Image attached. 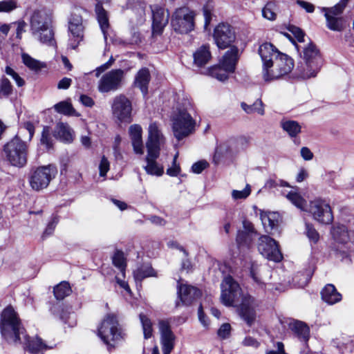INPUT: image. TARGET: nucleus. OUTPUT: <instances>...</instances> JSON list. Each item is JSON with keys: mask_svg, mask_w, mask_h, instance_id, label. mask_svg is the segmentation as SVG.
I'll return each instance as SVG.
<instances>
[{"mask_svg": "<svg viewBox=\"0 0 354 354\" xmlns=\"http://www.w3.org/2000/svg\"><path fill=\"white\" fill-rule=\"evenodd\" d=\"M72 83V80L68 77H63L57 84L58 89H68Z\"/></svg>", "mask_w": 354, "mask_h": 354, "instance_id": "obj_60", "label": "nucleus"}, {"mask_svg": "<svg viewBox=\"0 0 354 354\" xmlns=\"http://www.w3.org/2000/svg\"><path fill=\"white\" fill-rule=\"evenodd\" d=\"M289 30L294 35L298 42L303 43L305 41V34L301 29L296 26H290L289 28Z\"/></svg>", "mask_w": 354, "mask_h": 354, "instance_id": "obj_55", "label": "nucleus"}, {"mask_svg": "<svg viewBox=\"0 0 354 354\" xmlns=\"http://www.w3.org/2000/svg\"><path fill=\"white\" fill-rule=\"evenodd\" d=\"M156 272L149 265H142L133 272L136 280L141 281L146 277L155 276Z\"/></svg>", "mask_w": 354, "mask_h": 354, "instance_id": "obj_38", "label": "nucleus"}, {"mask_svg": "<svg viewBox=\"0 0 354 354\" xmlns=\"http://www.w3.org/2000/svg\"><path fill=\"white\" fill-rule=\"evenodd\" d=\"M160 342L163 354H170L176 344V337L171 330L169 319H160L158 322Z\"/></svg>", "mask_w": 354, "mask_h": 354, "instance_id": "obj_17", "label": "nucleus"}, {"mask_svg": "<svg viewBox=\"0 0 354 354\" xmlns=\"http://www.w3.org/2000/svg\"><path fill=\"white\" fill-rule=\"evenodd\" d=\"M153 14L152 30L153 34H160L169 21L168 10L155 5L151 7Z\"/></svg>", "mask_w": 354, "mask_h": 354, "instance_id": "obj_20", "label": "nucleus"}, {"mask_svg": "<svg viewBox=\"0 0 354 354\" xmlns=\"http://www.w3.org/2000/svg\"><path fill=\"white\" fill-rule=\"evenodd\" d=\"M56 174V167L52 165L33 168L28 178L30 186L35 191L42 190L48 186Z\"/></svg>", "mask_w": 354, "mask_h": 354, "instance_id": "obj_10", "label": "nucleus"}, {"mask_svg": "<svg viewBox=\"0 0 354 354\" xmlns=\"http://www.w3.org/2000/svg\"><path fill=\"white\" fill-rule=\"evenodd\" d=\"M124 77L122 69L111 70L102 76L97 84V89L100 93H109L115 91L121 86Z\"/></svg>", "mask_w": 354, "mask_h": 354, "instance_id": "obj_15", "label": "nucleus"}, {"mask_svg": "<svg viewBox=\"0 0 354 354\" xmlns=\"http://www.w3.org/2000/svg\"><path fill=\"white\" fill-rule=\"evenodd\" d=\"M114 118L120 122H131L132 105L131 101L124 95L115 96L111 104Z\"/></svg>", "mask_w": 354, "mask_h": 354, "instance_id": "obj_13", "label": "nucleus"}, {"mask_svg": "<svg viewBox=\"0 0 354 354\" xmlns=\"http://www.w3.org/2000/svg\"><path fill=\"white\" fill-rule=\"evenodd\" d=\"M348 0H341L334 7L323 8L325 12L327 27L334 31H342L344 29L343 19L340 17Z\"/></svg>", "mask_w": 354, "mask_h": 354, "instance_id": "obj_14", "label": "nucleus"}, {"mask_svg": "<svg viewBox=\"0 0 354 354\" xmlns=\"http://www.w3.org/2000/svg\"><path fill=\"white\" fill-rule=\"evenodd\" d=\"M250 187L247 185L243 190H233L232 196L234 200L245 199L250 194Z\"/></svg>", "mask_w": 354, "mask_h": 354, "instance_id": "obj_48", "label": "nucleus"}, {"mask_svg": "<svg viewBox=\"0 0 354 354\" xmlns=\"http://www.w3.org/2000/svg\"><path fill=\"white\" fill-rule=\"evenodd\" d=\"M308 212L313 218L319 223L329 225L333 221L331 207L325 201L317 199L311 201Z\"/></svg>", "mask_w": 354, "mask_h": 354, "instance_id": "obj_16", "label": "nucleus"}, {"mask_svg": "<svg viewBox=\"0 0 354 354\" xmlns=\"http://www.w3.org/2000/svg\"><path fill=\"white\" fill-rule=\"evenodd\" d=\"M259 53L263 62V71L268 69L269 65L281 53L270 43H265L260 46Z\"/></svg>", "mask_w": 354, "mask_h": 354, "instance_id": "obj_23", "label": "nucleus"}, {"mask_svg": "<svg viewBox=\"0 0 354 354\" xmlns=\"http://www.w3.org/2000/svg\"><path fill=\"white\" fill-rule=\"evenodd\" d=\"M15 24H17V37L20 39L22 33L25 32L26 24L24 21H19Z\"/></svg>", "mask_w": 354, "mask_h": 354, "instance_id": "obj_63", "label": "nucleus"}, {"mask_svg": "<svg viewBox=\"0 0 354 354\" xmlns=\"http://www.w3.org/2000/svg\"><path fill=\"white\" fill-rule=\"evenodd\" d=\"M300 153L301 157L305 160H310L313 158V153L311 151L306 147H304L301 149Z\"/></svg>", "mask_w": 354, "mask_h": 354, "instance_id": "obj_62", "label": "nucleus"}, {"mask_svg": "<svg viewBox=\"0 0 354 354\" xmlns=\"http://www.w3.org/2000/svg\"><path fill=\"white\" fill-rule=\"evenodd\" d=\"M112 261L113 265L120 270L124 277L127 266L124 253L122 251H116L112 257Z\"/></svg>", "mask_w": 354, "mask_h": 354, "instance_id": "obj_44", "label": "nucleus"}, {"mask_svg": "<svg viewBox=\"0 0 354 354\" xmlns=\"http://www.w3.org/2000/svg\"><path fill=\"white\" fill-rule=\"evenodd\" d=\"M342 353H354V336L349 337L342 343V346L339 347Z\"/></svg>", "mask_w": 354, "mask_h": 354, "instance_id": "obj_49", "label": "nucleus"}, {"mask_svg": "<svg viewBox=\"0 0 354 354\" xmlns=\"http://www.w3.org/2000/svg\"><path fill=\"white\" fill-rule=\"evenodd\" d=\"M208 166V163L205 160H201L195 162L192 167V171L194 174H201Z\"/></svg>", "mask_w": 354, "mask_h": 354, "instance_id": "obj_57", "label": "nucleus"}, {"mask_svg": "<svg viewBox=\"0 0 354 354\" xmlns=\"http://www.w3.org/2000/svg\"><path fill=\"white\" fill-rule=\"evenodd\" d=\"M178 295L184 305H190L194 300L201 295V292L197 288L181 283L178 281Z\"/></svg>", "mask_w": 354, "mask_h": 354, "instance_id": "obj_21", "label": "nucleus"}, {"mask_svg": "<svg viewBox=\"0 0 354 354\" xmlns=\"http://www.w3.org/2000/svg\"><path fill=\"white\" fill-rule=\"evenodd\" d=\"M214 39L219 48L231 47L234 42L236 35L233 28L227 24H220L214 29Z\"/></svg>", "mask_w": 354, "mask_h": 354, "instance_id": "obj_18", "label": "nucleus"}, {"mask_svg": "<svg viewBox=\"0 0 354 354\" xmlns=\"http://www.w3.org/2000/svg\"><path fill=\"white\" fill-rule=\"evenodd\" d=\"M6 159L12 166L23 167L27 163L28 147L26 142L18 136L4 146Z\"/></svg>", "mask_w": 354, "mask_h": 354, "instance_id": "obj_7", "label": "nucleus"}, {"mask_svg": "<svg viewBox=\"0 0 354 354\" xmlns=\"http://www.w3.org/2000/svg\"><path fill=\"white\" fill-rule=\"evenodd\" d=\"M322 299L326 303L333 305L342 300V295L333 284H327L321 292Z\"/></svg>", "mask_w": 354, "mask_h": 354, "instance_id": "obj_26", "label": "nucleus"}, {"mask_svg": "<svg viewBox=\"0 0 354 354\" xmlns=\"http://www.w3.org/2000/svg\"><path fill=\"white\" fill-rule=\"evenodd\" d=\"M230 331L231 326L230 324L226 323L221 326V327L218 330L217 334L221 338L225 339L230 336Z\"/></svg>", "mask_w": 354, "mask_h": 354, "instance_id": "obj_56", "label": "nucleus"}, {"mask_svg": "<svg viewBox=\"0 0 354 354\" xmlns=\"http://www.w3.org/2000/svg\"><path fill=\"white\" fill-rule=\"evenodd\" d=\"M129 133L134 152L140 155L143 154L144 145L142 138V127L139 124L131 125L129 129Z\"/></svg>", "mask_w": 354, "mask_h": 354, "instance_id": "obj_25", "label": "nucleus"}, {"mask_svg": "<svg viewBox=\"0 0 354 354\" xmlns=\"http://www.w3.org/2000/svg\"><path fill=\"white\" fill-rule=\"evenodd\" d=\"M306 234L310 241L316 243L319 239V234L313 225L306 223Z\"/></svg>", "mask_w": 354, "mask_h": 354, "instance_id": "obj_47", "label": "nucleus"}, {"mask_svg": "<svg viewBox=\"0 0 354 354\" xmlns=\"http://www.w3.org/2000/svg\"><path fill=\"white\" fill-rule=\"evenodd\" d=\"M278 7L274 1L268 2L262 9L263 17L268 20H275Z\"/></svg>", "mask_w": 354, "mask_h": 354, "instance_id": "obj_41", "label": "nucleus"}, {"mask_svg": "<svg viewBox=\"0 0 354 354\" xmlns=\"http://www.w3.org/2000/svg\"><path fill=\"white\" fill-rule=\"evenodd\" d=\"M241 108L248 114L258 113L260 115L265 114L263 104L260 99L257 100L252 104L248 105L245 102L241 104Z\"/></svg>", "mask_w": 354, "mask_h": 354, "instance_id": "obj_37", "label": "nucleus"}, {"mask_svg": "<svg viewBox=\"0 0 354 354\" xmlns=\"http://www.w3.org/2000/svg\"><path fill=\"white\" fill-rule=\"evenodd\" d=\"M294 67V62L288 55L281 53L269 65L268 69L263 71V78L266 82L277 80L291 72Z\"/></svg>", "mask_w": 354, "mask_h": 354, "instance_id": "obj_8", "label": "nucleus"}, {"mask_svg": "<svg viewBox=\"0 0 354 354\" xmlns=\"http://www.w3.org/2000/svg\"><path fill=\"white\" fill-rule=\"evenodd\" d=\"M54 136L64 142H70L73 140L71 128L64 123L57 124L54 131Z\"/></svg>", "mask_w": 354, "mask_h": 354, "instance_id": "obj_31", "label": "nucleus"}, {"mask_svg": "<svg viewBox=\"0 0 354 354\" xmlns=\"http://www.w3.org/2000/svg\"><path fill=\"white\" fill-rule=\"evenodd\" d=\"M221 302L227 306H239L241 317L248 326H252L256 319V304L254 298L244 295L239 285L231 276L225 277L221 284Z\"/></svg>", "mask_w": 354, "mask_h": 354, "instance_id": "obj_2", "label": "nucleus"}, {"mask_svg": "<svg viewBox=\"0 0 354 354\" xmlns=\"http://www.w3.org/2000/svg\"><path fill=\"white\" fill-rule=\"evenodd\" d=\"M260 218L265 230L268 233L278 225V215L276 213L262 212Z\"/></svg>", "mask_w": 354, "mask_h": 354, "instance_id": "obj_32", "label": "nucleus"}, {"mask_svg": "<svg viewBox=\"0 0 354 354\" xmlns=\"http://www.w3.org/2000/svg\"><path fill=\"white\" fill-rule=\"evenodd\" d=\"M40 142L41 144L45 145L48 149L53 147V140L50 136V127H44L43 128Z\"/></svg>", "mask_w": 354, "mask_h": 354, "instance_id": "obj_45", "label": "nucleus"}, {"mask_svg": "<svg viewBox=\"0 0 354 354\" xmlns=\"http://www.w3.org/2000/svg\"><path fill=\"white\" fill-rule=\"evenodd\" d=\"M150 81V73L147 68L140 69L136 76L135 85L138 87L144 95L147 94L148 84Z\"/></svg>", "mask_w": 354, "mask_h": 354, "instance_id": "obj_29", "label": "nucleus"}, {"mask_svg": "<svg viewBox=\"0 0 354 354\" xmlns=\"http://www.w3.org/2000/svg\"><path fill=\"white\" fill-rule=\"evenodd\" d=\"M195 12L188 7H180L174 12L171 25L173 30L180 34H187L194 29Z\"/></svg>", "mask_w": 354, "mask_h": 354, "instance_id": "obj_9", "label": "nucleus"}, {"mask_svg": "<svg viewBox=\"0 0 354 354\" xmlns=\"http://www.w3.org/2000/svg\"><path fill=\"white\" fill-rule=\"evenodd\" d=\"M17 8L16 0H5L0 1V12H10Z\"/></svg>", "mask_w": 354, "mask_h": 354, "instance_id": "obj_46", "label": "nucleus"}, {"mask_svg": "<svg viewBox=\"0 0 354 354\" xmlns=\"http://www.w3.org/2000/svg\"><path fill=\"white\" fill-rule=\"evenodd\" d=\"M239 58V50L235 46L230 47L225 55L222 59L220 61L221 65L231 73H234L235 71L236 63Z\"/></svg>", "mask_w": 354, "mask_h": 354, "instance_id": "obj_24", "label": "nucleus"}, {"mask_svg": "<svg viewBox=\"0 0 354 354\" xmlns=\"http://www.w3.org/2000/svg\"><path fill=\"white\" fill-rule=\"evenodd\" d=\"M333 239L339 243H346L348 240V234L345 225H335L331 229Z\"/></svg>", "mask_w": 354, "mask_h": 354, "instance_id": "obj_36", "label": "nucleus"}, {"mask_svg": "<svg viewBox=\"0 0 354 354\" xmlns=\"http://www.w3.org/2000/svg\"><path fill=\"white\" fill-rule=\"evenodd\" d=\"M12 91L10 81L6 78H2L0 84V94L8 96L12 93Z\"/></svg>", "mask_w": 354, "mask_h": 354, "instance_id": "obj_51", "label": "nucleus"}, {"mask_svg": "<svg viewBox=\"0 0 354 354\" xmlns=\"http://www.w3.org/2000/svg\"><path fill=\"white\" fill-rule=\"evenodd\" d=\"M6 73L12 77L18 86H22L24 85V80L12 68L7 66L6 68Z\"/></svg>", "mask_w": 354, "mask_h": 354, "instance_id": "obj_52", "label": "nucleus"}, {"mask_svg": "<svg viewBox=\"0 0 354 354\" xmlns=\"http://www.w3.org/2000/svg\"><path fill=\"white\" fill-rule=\"evenodd\" d=\"M180 172V167L178 162H172L171 165L167 169V174L170 176H177Z\"/></svg>", "mask_w": 354, "mask_h": 354, "instance_id": "obj_58", "label": "nucleus"}, {"mask_svg": "<svg viewBox=\"0 0 354 354\" xmlns=\"http://www.w3.org/2000/svg\"><path fill=\"white\" fill-rule=\"evenodd\" d=\"M98 336L107 346L108 349L114 348L123 339L119 328L118 320L115 314L106 315L98 328Z\"/></svg>", "mask_w": 354, "mask_h": 354, "instance_id": "obj_5", "label": "nucleus"}, {"mask_svg": "<svg viewBox=\"0 0 354 354\" xmlns=\"http://www.w3.org/2000/svg\"><path fill=\"white\" fill-rule=\"evenodd\" d=\"M230 73V72L227 71V70H225L220 63L218 65L213 66L207 70V75L221 82L226 81L229 78L228 74Z\"/></svg>", "mask_w": 354, "mask_h": 354, "instance_id": "obj_35", "label": "nucleus"}, {"mask_svg": "<svg viewBox=\"0 0 354 354\" xmlns=\"http://www.w3.org/2000/svg\"><path fill=\"white\" fill-rule=\"evenodd\" d=\"M160 152L147 151V155L145 158L147 165L144 169L147 174L156 176H161L164 174V167L157 162Z\"/></svg>", "mask_w": 354, "mask_h": 354, "instance_id": "obj_22", "label": "nucleus"}, {"mask_svg": "<svg viewBox=\"0 0 354 354\" xmlns=\"http://www.w3.org/2000/svg\"><path fill=\"white\" fill-rule=\"evenodd\" d=\"M165 138L156 122H152L148 128V138L146 143L147 151H158L163 146Z\"/></svg>", "mask_w": 354, "mask_h": 354, "instance_id": "obj_19", "label": "nucleus"}, {"mask_svg": "<svg viewBox=\"0 0 354 354\" xmlns=\"http://www.w3.org/2000/svg\"><path fill=\"white\" fill-rule=\"evenodd\" d=\"M110 168V163L105 156H102L99 165L100 176L105 177Z\"/></svg>", "mask_w": 354, "mask_h": 354, "instance_id": "obj_53", "label": "nucleus"}, {"mask_svg": "<svg viewBox=\"0 0 354 354\" xmlns=\"http://www.w3.org/2000/svg\"><path fill=\"white\" fill-rule=\"evenodd\" d=\"M290 330L302 342H307L310 337V328L303 322L294 321L289 324Z\"/></svg>", "mask_w": 354, "mask_h": 354, "instance_id": "obj_27", "label": "nucleus"}, {"mask_svg": "<svg viewBox=\"0 0 354 354\" xmlns=\"http://www.w3.org/2000/svg\"><path fill=\"white\" fill-rule=\"evenodd\" d=\"M290 40L295 45L298 51L303 50V59L305 62L304 65L300 66V75L302 78L308 79L316 76L322 63L319 52L316 46L309 42L304 46L296 44L295 41L292 39L290 35H287Z\"/></svg>", "mask_w": 354, "mask_h": 354, "instance_id": "obj_4", "label": "nucleus"}, {"mask_svg": "<svg viewBox=\"0 0 354 354\" xmlns=\"http://www.w3.org/2000/svg\"><path fill=\"white\" fill-rule=\"evenodd\" d=\"M193 106L187 97L178 102L171 116L172 128L175 137L180 140L189 135L194 129L195 121L192 118Z\"/></svg>", "mask_w": 354, "mask_h": 354, "instance_id": "obj_3", "label": "nucleus"}, {"mask_svg": "<svg viewBox=\"0 0 354 354\" xmlns=\"http://www.w3.org/2000/svg\"><path fill=\"white\" fill-rule=\"evenodd\" d=\"M203 12L205 18L204 28L207 30L214 17L212 8L209 5L204 6L203 8Z\"/></svg>", "mask_w": 354, "mask_h": 354, "instance_id": "obj_50", "label": "nucleus"}, {"mask_svg": "<svg viewBox=\"0 0 354 354\" xmlns=\"http://www.w3.org/2000/svg\"><path fill=\"white\" fill-rule=\"evenodd\" d=\"M281 127L290 137L295 138L301 132V126L297 121L283 120L281 121Z\"/></svg>", "mask_w": 354, "mask_h": 354, "instance_id": "obj_34", "label": "nucleus"}, {"mask_svg": "<svg viewBox=\"0 0 354 354\" xmlns=\"http://www.w3.org/2000/svg\"><path fill=\"white\" fill-rule=\"evenodd\" d=\"M286 197L297 207L301 210H305V207H306V201L297 192L291 190L286 195Z\"/></svg>", "mask_w": 354, "mask_h": 354, "instance_id": "obj_40", "label": "nucleus"}, {"mask_svg": "<svg viewBox=\"0 0 354 354\" xmlns=\"http://www.w3.org/2000/svg\"><path fill=\"white\" fill-rule=\"evenodd\" d=\"M277 186L289 187V185L287 182H286L283 180H280V179L277 180V179H272V178L268 179L265 184V187L269 188V189L274 188Z\"/></svg>", "mask_w": 354, "mask_h": 354, "instance_id": "obj_54", "label": "nucleus"}, {"mask_svg": "<svg viewBox=\"0 0 354 354\" xmlns=\"http://www.w3.org/2000/svg\"><path fill=\"white\" fill-rule=\"evenodd\" d=\"M259 342L254 338L251 337H246L243 341V345L245 346H251L257 348L259 346Z\"/></svg>", "mask_w": 354, "mask_h": 354, "instance_id": "obj_59", "label": "nucleus"}, {"mask_svg": "<svg viewBox=\"0 0 354 354\" xmlns=\"http://www.w3.org/2000/svg\"><path fill=\"white\" fill-rule=\"evenodd\" d=\"M54 295L57 300H62L71 292V288L68 282L62 281L54 288Z\"/></svg>", "mask_w": 354, "mask_h": 354, "instance_id": "obj_39", "label": "nucleus"}, {"mask_svg": "<svg viewBox=\"0 0 354 354\" xmlns=\"http://www.w3.org/2000/svg\"><path fill=\"white\" fill-rule=\"evenodd\" d=\"M0 331L2 337L9 344H23L32 353H39L48 348L41 339L37 337L29 339L17 313L12 307H7L1 314Z\"/></svg>", "mask_w": 354, "mask_h": 354, "instance_id": "obj_1", "label": "nucleus"}, {"mask_svg": "<svg viewBox=\"0 0 354 354\" xmlns=\"http://www.w3.org/2000/svg\"><path fill=\"white\" fill-rule=\"evenodd\" d=\"M84 10L79 6H74L68 17V31L73 37V40H71L70 46L75 49L80 42L82 40L84 30L83 24L82 13Z\"/></svg>", "mask_w": 354, "mask_h": 354, "instance_id": "obj_11", "label": "nucleus"}, {"mask_svg": "<svg viewBox=\"0 0 354 354\" xmlns=\"http://www.w3.org/2000/svg\"><path fill=\"white\" fill-rule=\"evenodd\" d=\"M50 17L43 10H36L33 12L30 18V28L32 34L42 42L54 44V33L50 28Z\"/></svg>", "mask_w": 354, "mask_h": 354, "instance_id": "obj_6", "label": "nucleus"}, {"mask_svg": "<svg viewBox=\"0 0 354 354\" xmlns=\"http://www.w3.org/2000/svg\"><path fill=\"white\" fill-rule=\"evenodd\" d=\"M95 12L97 19L100 24L101 30L103 33L104 39H107V30L109 27V19L106 10L102 8V5L97 3L95 6Z\"/></svg>", "mask_w": 354, "mask_h": 354, "instance_id": "obj_30", "label": "nucleus"}, {"mask_svg": "<svg viewBox=\"0 0 354 354\" xmlns=\"http://www.w3.org/2000/svg\"><path fill=\"white\" fill-rule=\"evenodd\" d=\"M194 64L197 67H202L207 64L210 60L212 55L209 48L203 45L198 48L193 55Z\"/></svg>", "mask_w": 354, "mask_h": 354, "instance_id": "obj_28", "label": "nucleus"}, {"mask_svg": "<svg viewBox=\"0 0 354 354\" xmlns=\"http://www.w3.org/2000/svg\"><path fill=\"white\" fill-rule=\"evenodd\" d=\"M257 248L260 254L269 261L280 262L283 259L277 242L269 236L263 235L259 237Z\"/></svg>", "mask_w": 354, "mask_h": 354, "instance_id": "obj_12", "label": "nucleus"}, {"mask_svg": "<svg viewBox=\"0 0 354 354\" xmlns=\"http://www.w3.org/2000/svg\"><path fill=\"white\" fill-rule=\"evenodd\" d=\"M139 317L142 327L144 337L145 339H149L153 335L152 322L147 315L142 313L140 314Z\"/></svg>", "mask_w": 354, "mask_h": 354, "instance_id": "obj_42", "label": "nucleus"}, {"mask_svg": "<svg viewBox=\"0 0 354 354\" xmlns=\"http://www.w3.org/2000/svg\"><path fill=\"white\" fill-rule=\"evenodd\" d=\"M54 109L59 113L66 115H75V110L73 109L71 103L68 101H62L54 105Z\"/></svg>", "mask_w": 354, "mask_h": 354, "instance_id": "obj_43", "label": "nucleus"}, {"mask_svg": "<svg viewBox=\"0 0 354 354\" xmlns=\"http://www.w3.org/2000/svg\"><path fill=\"white\" fill-rule=\"evenodd\" d=\"M80 100L84 106L88 107H91L94 104L93 100L86 95H82Z\"/></svg>", "mask_w": 354, "mask_h": 354, "instance_id": "obj_64", "label": "nucleus"}, {"mask_svg": "<svg viewBox=\"0 0 354 354\" xmlns=\"http://www.w3.org/2000/svg\"><path fill=\"white\" fill-rule=\"evenodd\" d=\"M21 58L25 66L35 73H39L42 68L46 67L45 63L32 58L27 53H22Z\"/></svg>", "mask_w": 354, "mask_h": 354, "instance_id": "obj_33", "label": "nucleus"}, {"mask_svg": "<svg viewBox=\"0 0 354 354\" xmlns=\"http://www.w3.org/2000/svg\"><path fill=\"white\" fill-rule=\"evenodd\" d=\"M198 315L200 322L203 324L204 327H208L209 326V322L208 319L205 317L203 310V306L201 304L198 310Z\"/></svg>", "mask_w": 354, "mask_h": 354, "instance_id": "obj_61", "label": "nucleus"}]
</instances>
